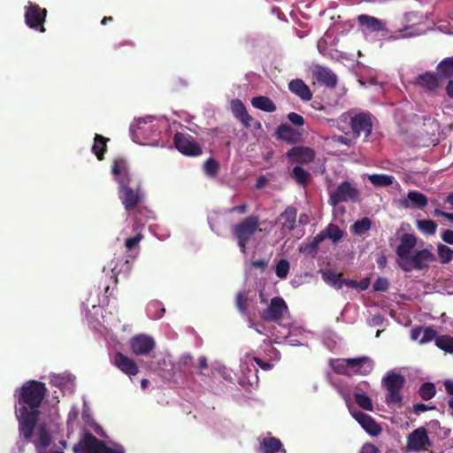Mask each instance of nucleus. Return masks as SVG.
I'll return each mask as SVG.
<instances>
[{"mask_svg": "<svg viewBox=\"0 0 453 453\" xmlns=\"http://www.w3.org/2000/svg\"><path fill=\"white\" fill-rule=\"evenodd\" d=\"M289 90L300 98L305 101H310L312 97V94L309 87L299 79L293 80L288 84Z\"/></svg>", "mask_w": 453, "mask_h": 453, "instance_id": "obj_30", "label": "nucleus"}, {"mask_svg": "<svg viewBox=\"0 0 453 453\" xmlns=\"http://www.w3.org/2000/svg\"><path fill=\"white\" fill-rule=\"evenodd\" d=\"M43 383L30 380L15 393V414L19 421V434L35 445L36 453H64L66 442H53L51 434L45 425L39 422L38 410L45 394Z\"/></svg>", "mask_w": 453, "mask_h": 453, "instance_id": "obj_1", "label": "nucleus"}, {"mask_svg": "<svg viewBox=\"0 0 453 453\" xmlns=\"http://www.w3.org/2000/svg\"><path fill=\"white\" fill-rule=\"evenodd\" d=\"M369 180L378 187H387L393 184L395 178L387 174H371L368 176Z\"/></svg>", "mask_w": 453, "mask_h": 453, "instance_id": "obj_39", "label": "nucleus"}, {"mask_svg": "<svg viewBox=\"0 0 453 453\" xmlns=\"http://www.w3.org/2000/svg\"><path fill=\"white\" fill-rule=\"evenodd\" d=\"M176 149L182 154L196 157L202 154V149L196 141L189 134L178 133L174 135Z\"/></svg>", "mask_w": 453, "mask_h": 453, "instance_id": "obj_11", "label": "nucleus"}, {"mask_svg": "<svg viewBox=\"0 0 453 453\" xmlns=\"http://www.w3.org/2000/svg\"><path fill=\"white\" fill-rule=\"evenodd\" d=\"M311 73L317 81L327 87H334L337 83L336 75L328 68L316 65L312 67Z\"/></svg>", "mask_w": 453, "mask_h": 453, "instance_id": "obj_20", "label": "nucleus"}, {"mask_svg": "<svg viewBox=\"0 0 453 453\" xmlns=\"http://www.w3.org/2000/svg\"><path fill=\"white\" fill-rule=\"evenodd\" d=\"M372 226V222L368 218H363L360 220H357L350 227L353 234L357 235H362L365 234Z\"/></svg>", "mask_w": 453, "mask_h": 453, "instance_id": "obj_40", "label": "nucleus"}, {"mask_svg": "<svg viewBox=\"0 0 453 453\" xmlns=\"http://www.w3.org/2000/svg\"><path fill=\"white\" fill-rule=\"evenodd\" d=\"M444 386H445L446 391H447L449 395H453V381H451V380H446V381L444 382Z\"/></svg>", "mask_w": 453, "mask_h": 453, "instance_id": "obj_64", "label": "nucleus"}, {"mask_svg": "<svg viewBox=\"0 0 453 453\" xmlns=\"http://www.w3.org/2000/svg\"><path fill=\"white\" fill-rule=\"evenodd\" d=\"M252 105L266 112H273L276 110L274 103L266 96H256L251 99Z\"/></svg>", "mask_w": 453, "mask_h": 453, "instance_id": "obj_32", "label": "nucleus"}, {"mask_svg": "<svg viewBox=\"0 0 453 453\" xmlns=\"http://www.w3.org/2000/svg\"><path fill=\"white\" fill-rule=\"evenodd\" d=\"M359 453H379V449L373 444L366 443L363 445Z\"/></svg>", "mask_w": 453, "mask_h": 453, "instance_id": "obj_59", "label": "nucleus"}, {"mask_svg": "<svg viewBox=\"0 0 453 453\" xmlns=\"http://www.w3.org/2000/svg\"><path fill=\"white\" fill-rule=\"evenodd\" d=\"M332 139L334 142L346 145L347 147H351L354 144L353 139L349 138L346 135H334Z\"/></svg>", "mask_w": 453, "mask_h": 453, "instance_id": "obj_55", "label": "nucleus"}, {"mask_svg": "<svg viewBox=\"0 0 453 453\" xmlns=\"http://www.w3.org/2000/svg\"><path fill=\"white\" fill-rule=\"evenodd\" d=\"M425 31L424 27H421L419 25H411L405 27L404 28L399 30L397 35L395 36V38H409L418 36L423 34Z\"/></svg>", "mask_w": 453, "mask_h": 453, "instance_id": "obj_36", "label": "nucleus"}, {"mask_svg": "<svg viewBox=\"0 0 453 453\" xmlns=\"http://www.w3.org/2000/svg\"><path fill=\"white\" fill-rule=\"evenodd\" d=\"M247 300V296L245 293H239L236 297V305L239 311L242 313L246 311L245 302Z\"/></svg>", "mask_w": 453, "mask_h": 453, "instance_id": "obj_57", "label": "nucleus"}, {"mask_svg": "<svg viewBox=\"0 0 453 453\" xmlns=\"http://www.w3.org/2000/svg\"><path fill=\"white\" fill-rule=\"evenodd\" d=\"M159 120L152 116L135 119L130 126V133L134 142L139 144H150L149 140H153L158 135Z\"/></svg>", "mask_w": 453, "mask_h": 453, "instance_id": "obj_3", "label": "nucleus"}, {"mask_svg": "<svg viewBox=\"0 0 453 453\" xmlns=\"http://www.w3.org/2000/svg\"><path fill=\"white\" fill-rule=\"evenodd\" d=\"M322 279L330 286L335 288H341L343 284V280L341 278V274L332 270H321L320 271Z\"/></svg>", "mask_w": 453, "mask_h": 453, "instance_id": "obj_33", "label": "nucleus"}, {"mask_svg": "<svg viewBox=\"0 0 453 453\" xmlns=\"http://www.w3.org/2000/svg\"><path fill=\"white\" fill-rule=\"evenodd\" d=\"M435 387L433 383H424L419 388V395L425 401L430 400L435 395Z\"/></svg>", "mask_w": 453, "mask_h": 453, "instance_id": "obj_50", "label": "nucleus"}, {"mask_svg": "<svg viewBox=\"0 0 453 453\" xmlns=\"http://www.w3.org/2000/svg\"><path fill=\"white\" fill-rule=\"evenodd\" d=\"M383 382L388 390L387 403L400 406L403 400L400 390L404 383L403 377L394 372H389L383 379Z\"/></svg>", "mask_w": 453, "mask_h": 453, "instance_id": "obj_5", "label": "nucleus"}, {"mask_svg": "<svg viewBox=\"0 0 453 453\" xmlns=\"http://www.w3.org/2000/svg\"><path fill=\"white\" fill-rule=\"evenodd\" d=\"M113 364L128 376H134L139 369L134 361L122 353H117L113 357Z\"/></svg>", "mask_w": 453, "mask_h": 453, "instance_id": "obj_21", "label": "nucleus"}, {"mask_svg": "<svg viewBox=\"0 0 453 453\" xmlns=\"http://www.w3.org/2000/svg\"><path fill=\"white\" fill-rule=\"evenodd\" d=\"M112 173L119 182V197L126 210L134 208L142 200V194L138 188H133L129 185L134 182L129 173L127 164L124 159H115L112 165Z\"/></svg>", "mask_w": 453, "mask_h": 453, "instance_id": "obj_2", "label": "nucleus"}, {"mask_svg": "<svg viewBox=\"0 0 453 453\" xmlns=\"http://www.w3.org/2000/svg\"><path fill=\"white\" fill-rule=\"evenodd\" d=\"M277 134L280 139L290 141L294 129L288 124H282L277 128Z\"/></svg>", "mask_w": 453, "mask_h": 453, "instance_id": "obj_52", "label": "nucleus"}, {"mask_svg": "<svg viewBox=\"0 0 453 453\" xmlns=\"http://www.w3.org/2000/svg\"><path fill=\"white\" fill-rule=\"evenodd\" d=\"M417 238L413 234H404L400 239V243L396 248L397 263L403 270L410 262L415 252Z\"/></svg>", "mask_w": 453, "mask_h": 453, "instance_id": "obj_7", "label": "nucleus"}, {"mask_svg": "<svg viewBox=\"0 0 453 453\" xmlns=\"http://www.w3.org/2000/svg\"><path fill=\"white\" fill-rule=\"evenodd\" d=\"M288 119L295 126H303L304 124V119L303 116L296 112H290L288 115Z\"/></svg>", "mask_w": 453, "mask_h": 453, "instance_id": "obj_56", "label": "nucleus"}, {"mask_svg": "<svg viewBox=\"0 0 453 453\" xmlns=\"http://www.w3.org/2000/svg\"><path fill=\"white\" fill-rule=\"evenodd\" d=\"M318 50L319 53H321L324 56H327L328 53L326 52V42L324 39H320L318 42Z\"/></svg>", "mask_w": 453, "mask_h": 453, "instance_id": "obj_62", "label": "nucleus"}, {"mask_svg": "<svg viewBox=\"0 0 453 453\" xmlns=\"http://www.w3.org/2000/svg\"><path fill=\"white\" fill-rule=\"evenodd\" d=\"M357 189L349 182H342L334 191L330 192V203L337 204L343 201H355L357 198Z\"/></svg>", "mask_w": 453, "mask_h": 453, "instance_id": "obj_13", "label": "nucleus"}, {"mask_svg": "<svg viewBox=\"0 0 453 453\" xmlns=\"http://www.w3.org/2000/svg\"><path fill=\"white\" fill-rule=\"evenodd\" d=\"M434 407H428L427 405L424 404V403H418V404H415L414 407H413V411L416 414H419L421 412H424L427 410H432L434 409Z\"/></svg>", "mask_w": 453, "mask_h": 453, "instance_id": "obj_61", "label": "nucleus"}, {"mask_svg": "<svg viewBox=\"0 0 453 453\" xmlns=\"http://www.w3.org/2000/svg\"><path fill=\"white\" fill-rule=\"evenodd\" d=\"M372 368L373 362L369 357L350 358V376L357 373L366 375L372 372Z\"/></svg>", "mask_w": 453, "mask_h": 453, "instance_id": "obj_23", "label": "nucleus"}, {"mask_svg": "<svg viewBox=\"0 0 453 453\" xmlns=\"http://www.w3.org/2000/svg\"><path fill=\"white\" fill-rule=\"evenodd\" d=\"M292 177L296 181L303 186L307 185L311 180V174L300 166L294 167L292 171Z\"/></svg>", "mask_w": 453, "mask_h": 453, "instance_id": "obj_41", "label": "nucleus"}, {"mask_svg": "<svg viewBox=\"0 0 453 453\" xmlns=\"http://www.w3.org/2000/svg\"><path fill=\"white\" fill-rule=\"evenodd\" d=\"M290 269V264L287 259H280L275 266V273L280 279H286Z\"/></svg>", "mask_w": 453, "mask_h": 453, "instance_id": "obj_49", "label": "nucleus"}, {"mask_svg": "<svg viewBox=\"0 0 453 453\" xmlns=\"http://www.w3.org/2000/svg\"><path fill=\"white\" fill-rule=\"evenodd\" d=\"M325 237L335 242L342 237V232L337 226L330 224L323 233L316 236L315 240L319 242Z\"/></svg>", "mask_w": 453, "mask_h": 453, "instance_id": "obj_34", "label": "nucleus"}, {"mask_svg": "<svg viewBox=\"0 0 453 453\" xmlns=\"http://www.w3.org/2000/svg\"><path fill=\"white\" fill-rule=\"evenodd\" d=\"M437 337V332L432 326L416 327L411 332V340L418 341L419 344H426L433 340L435 341Z\"/></svg>", "mask_w": 453, "mask_h": 453, "instance_id": "obj_24", "label": "nucleus"}, {"mask_svg": "<svg viewBox=\"0 0 453 453\" xmlns=\"http://www.w3.org/2000/svg\"><path fill=\"white\" fill-rule=\"evenodd\" d=\"M382 321H383V318L380 315H374L370 319L369 323L371 326H376L380 325L382 323Z\"/></svg>", "mask_w": 453, "mask_h": 453, "instance_id": "obj_63", "label": "nucleus"}, {"mask_svg": "<svg viewBox=\"0 0 453 453\" xmlns=\"http://www.w3.org/2000/svg\"><path fill=\"white\" fill-rule=\"evenodd\" d=\"M287 156L292 163L308 164L313 160L315 153L311 148L296 146L291 149Z\"/></svg>", "mask_w": 453, "mask_h": 453, "instance_id": "obj_18", "label": "nucleus"}, {"mask_svg": "<svg viewBox=\"0 0 453 453\" xmlns=\"http://www.w3.org/2000/svg\"><path fill=\"white\" fill-rule=\"evenodd\" d=\"M355 401L357 403V405L364 410L366 411H372L373 406L371 398L366 395L365 394L362 393H357L354 395Z\"/></svg>", "mask_w": 453, "mask_h": 453, "instance_id": "obj_48", "label": "nucleus"}, {"mask_svg": "<svg viewBox=\"0 0 453 453\" xmlns=\"http://www.w3.org/2000/svg\"><path fill=\"white\" fill-rule=\"evenodd\" d=\"M73 453H125V450L119 444H105L86 432L73 446Z\"/></svg>", "mask_w": 453, "mask_h": 453, "instance_id": "obj_4", "label": "nucleus"}, {"mask_svg": "<svg viewBox=\"0 0 453 453\" xmlns=\"http://www.w3.org/2000/svg\"><path fill=\"white\" fill-rule=\"evenodd\" d=\"M416 83L426 91H434L439 85L437 75L429 72L418 75Z\"/></svg>", "mask_w": 453, "mask_h": 453, "instance_id": "obj_29", "label": "nucleus"}, {"mask_svg": "<svg viewBox=\"0 0 453 453\" xmlns=\"http://www.w3.org/2000/svg\"><path fill=\"white\" fill-rule=\"evenodd\" d=\"M437 254L439 256L440 261L442 264H448L453 258V250L450 248H449L443 244L438 245Z\"/></svg>", "mask_w": 453, "mask_h": 453, "instance_id": "obj_47", "label": "nucleus"}, {"mask_svg": "<svg viewBox=\"0 0 453 453\" xmlns=\"http://www.w3.org/2000/svg\"><path fill=\"white\" fill-rule=\"evenodd\" d=\"M283 329L288 332L290 345L297 346L303 344L305 331L301 326L293 325L290 327H283Z\"/></svg>", "mask_w": 453, "mask_h": 453, "instance_id": "obj_31", "label": "nucleus"}, {"mask_svg": "<svg viewBox=\"0 0 453 453\" xmlns=\"http://www.w3.org/2000/svg\"><path fill=\"white\" fill-rule=\"evenodd\" d=\"M341 118L344 121L350 119L351 129L356 137L361 135L368 137L370 135L372 123L369 113H358L354 116L345 113Z\"/></svg>", "mask_w": 453, "mask_h": 453, "instance_id": "obj_9", "label": "nucleus"}, {"mask_svg": "<svg viewBox=\"0 0 453 453\" xmlns=\"http://www.w3.org/2000/svg\"><path fill=\"white\" fill-rule=\"evenodd\" d=\"M288 311L286 302L279 296L272 298L268 307L261 313L263 319L267 321L278 320Z\"/></svg>", "mask_w": 453, "mask_h": 453, "instance_id": "obj_12", "label": "nucleus"}, {"mask_svg": "<svg viewBox=\"0 0 453 453\" xmlns=\"http://www.w3.org/2000/svg\"><path fill=\"white\" fill-rule=\"evenodd\" d=\"M427 202L426 196L418 191H410L406 197L400 200L401 204L404 208L422 209L426 206Z\"/></svg>", "mask_w": 453, "mask_h": 453, "instance_id": "obj_22", "label": "nucleus"}, {"mask_svg": "<svg viewBox=\"0 0 453 453\" xmlns=\"http://www.w3.org/2000/svg\"><path fill=\"white\" fill-rule=\"evenodd\" d=\"M283 327H286L282 324H278V328H275L274 331L271 334L273 337H274L275 342L277 343L280 342L281 341H288L289 342V334L288 330H284Z\"/></svg>", "mask_w": 453, "mask_h": 453, "instance_id": "obj_51", "label": "nucleus"}, {"mask_svg": "<svg viewBox=\"0 0 453 453\" xmlns=\"http://www.w3.org/2000/svg\"><path fill=\"white\" fill-rule=\"evenodd\" d=\"M435 261V256L427 249L418 250L403 271L410 272L413 269H423Z\"/></svg>", "mask_w": 453, "mask_h": 453, "instance_id": "obj_14", "label": "nucleus"}, {"mask_svg": "<svg viewBox=\"0 0 453 453\" xmlns=\"http://www.w3.org/2000/svg\"><path fill=\"white\" fill-rule=\"evenodd\" d=\"M357 20L365 30L370 32H379L385 29L383 21L372 16L361 14L357 17Z\"/></svg>", "mask_w": 453, "mask_h": 453, "instance_id": "obj_27", "label": "nucleus"}, {"mask_svg": "<svg viewBox=\"0 0 453 453\" xmlns=\"http://www.w3.org/2000/svg\"><path fill=\"white\" fill-rule=\"evenodd\" d=\"M211 370L213 374H219L226 380H232V372L219 362L213 363L211 365Z\"/></svg>", "mask_w": 453, "mask_h": 453, "instance_id": "obj_46", "label": "nucleus"}, {"mask_svg": "<svg viewBox=\"0 0 453 453\" xmlns=\"http://www.w3.org/2000/svg\"><path fill=\"white\" fill-rule=\"evenodd\" d=\"M231 111L234 115L246 127L250 126L252 118L248 113L245 105L239 99H234L230 103Z\"/></svg>", "mask_w": 453, "mask_h": 453, "instance_id": "obj_26", "label": "nucleus"}, {"mask_svg": "<svg viewBox=\"0 0 453 453\" xmlns=\"http://www.w3.org/2000/svg\"><path fill=\"white\" fill-rule=\"evenodd\" d=\"M432 446V441L425 427H418L410 433L406 438V450L418 453L427 450Z\"/></svg>", "mask_w": 453, "mask_h": 453, "instance_id": "obj_6", "label": "nucleus"}, {"mask_svg": "<svg viewBox=\"0 0 453 453\" xmlns=\"http://www.w3.org/2000/svg\"><path fill=\"white\" fill-rule=\"evenodd\" d=\"M280 231L282 234H286L296 227V210L289 206L288 207L280 217Z\"/></svg>", "mask_w": 453, "mask_h": 453, "instance_id": "obj_25", "label": "nucleus"}, {"mask_svg": "<svg viewBox=\"0 0 453 453\" xmlns=\"http://www.w3.org/2000/svg\"><path fill=\"white\" fill-rule=\"evenodd\" d=\"M418 229L426 234H434L436 232L437 225L430 219H420L416 222Z\"/></svg>", "mask_w": 453, "mask_h": 453, "instance_id": "obj_43", "label": "nucleus"}, {"mask_svg": "<svg viewBox=\"0 0 453 453\" xmlns=\"http://www.w3.org/2000/svg\"><path fill=\"white\" fill-rule=\"evenodd\" d=\"M262 453H285L281 441L272 436H265L260 441Z\"/></svg>", "mask_w": 453, "mask_h": 453, "instance_id": "obj_28", "label": "nucleus"}, {"mask_svg": "<svg viewBox=\"0 0 453 453\" xmlns=\"http://www.w3.org/2000/svg\"><path fill=\"white\" fill-rule=\"evenodd\" d=\"M435 345L441 350L453 353V337L449 335H441L435 339Z\"/></svg>", "mask_w": 453, "mask_h": 453, "instance_id": "obj_42", "label": "nucleus"}, {"mask_svg": "<svg viewBox=\"0 0 453 453\" xmlns=\"http://www.w3.org/2000/svg\"><path fill=\"white\" fill-rule=\"evenodd\" d=\"M259 226L257 217H249L234 226V234L238 239L241 251L245 254V245L254 235Z\"/></svg>", "mask_w": 453, "mask_h": 453, "instance_id": "obj_8", "label": "nucleus"}, {"mask_svg": "<svg viewBox=\"0 0 453 453\" xmlns=\"http://www.w3.org/2000/svg\"><path fill=\"white\" fill-rule=\"evenodd\" d=\"M50 380L52 386L58 388L64 394H71L74 389V377L70 373H52Z\"/></svg>", "mask_w": 453, "mask_h": 453, "instance_id": "obj_17", "label": "nucleus"}, {"mask_svg": "<svg viewBox=\"0 0 453 453\" xmlns=\"http://www.w3.org/2000/svg\"><path fill=\"white\" fill-rule=\"evenodd\" d=\"M142 239V235L141 234H137L134 237L127 238L125 242V246L127 250H132L138 245Z\"/></svg>", "mask_w": 453, "mask_h": 453, "instance_id": "obj_54", "label": "nucleus"}, {"mask_svg": "<svg viewBox=\"0 0 453 453\" xmlns=\"http://www.w3.org/2000/svg\"><path fill=\"white\" fill-rule=\"evenodd\" d=\"M25 10L26 24L30 28L43 33L45 31L43 23L47 14L46 9H42L38 4L28 2L27 5L25 7Z\"/></svg>", "mask_w": 453, "mask_h": 453, "instance_id": "obj_10", "label": "nucleus"}, {"mask_svg": "<svg viewBox=\"0 0 453 453\" xmlns=\"http://www.w3.org/2000/svg\"><path fill=\"white\" fill-rule=\"evenodd\" d=\"M165 312V308L159 302H150L147 307L148 316L154 319H160Z\"/></svg>", "mask_w": 453, "mask_h": 453, "instance_id": "obj_44", "label": "nucleus"}, {"mask_svg": "<svg viewBox=\"0 0 453 453\" xmlns=\"http://www.w3.org/2000/svg\"><path fill=\"white\" fill-rule=\"evenodd\" d=\"M388 287V282L384 278H379L373 284V288L376 291H385Z\"/></svg>", "mask_w": 453, "mask_h": 453, "instance_id": "obj_58", "label": "nucleus"}, {"mask_svg": "<svg viewBox=\"0 0 453 453\" xmlns=\"http://www.w3.org/2000/svg\"><path fill=\"white\" fill-rule=\"evenodd\" d=\"M256 365L265 371H269L273 366V364L265 362L257 357H251L250 355H246L241 360L240 367L242 372L247 375L248 373L254 372V376L257 379V369L256 368Z\"/></svg>", "mask_w": 453, "mask_h": 453, "instance_id": "obj_16", "label": "nucleus"}, {"mask_svg": "<svg viewBox=\"0 0 453 453\" xmlns=\"http://www.w3.org/2000/svg\"><path fill=\"white\" fill-rule=\"evenodd\" d=\"M352 416L370 435L377 436L380 434V426L369 415L357 411L352 412Z\"/></svg>", "mask_w": 453, "mask_h": 453, "instance_id": "obj_19", "label": "nucleus"}, {"mask_svg": "<svg viewBox=\"0 0 453 453\" xmlns=\"http://www.w3.org/2000/svg\"><path fill=\"white\" fill-rule=\"evenodd\" d=\"M444 242L453 245V230H445L441 234Z\"/></svg>", "mask_w": 453, "mask_h": 453, "instance_id": "obj_60", "label": "nucleus"}, {"mask_svg": "<svg viewBox=\"0 0 453 453\" xmlns=\"http://www.w3.org/2000/svg\"><path fill=\"white\" fill-rule=\"evenodd\" d=\"M82 419L85 423V430L94 431L98 435L103 434L102 427L93 420V418H91V415L88 413V411H83Z\"/></svg>", "mask_w": 453, "mask_h": 453, "instance_id": "obj_45", "label": "nucleus"}, {"mask_svg": "<svg viewBox=\"0 0 453 453\" xmlns=\"http://www.w3.org/2000/svg\"><path fill=\"white\" fill-rule=\"evenodd\" d=\"M107 141L108 139H105L104 136L100 134H96L95 136L94 144L92 146V151L99 160H101L104 157Z\"/></svg>", "mask_w": 453, "mask_h": 453, "instance_id": "obj_38", "label": "nucleus"}, {"mask_svg": "<svg viewBox=\"0 0 453 453\" xmlns=\"http://www.w3.org/2000/svg\"><path fill=\"white\" fill-rule=\"evenodd\" d=\"M203 169L209 177H214L219 171V164L214 159L209 158L204 163Z\"/></svg>", "mask_w": 453, "mask_h": 453, "instance_id": "obj_53", "label": "nucleus"}, {"mask_svg": "<svg viewBox=\"0 0 453 453\" xmlns=\"http://www.w3.org/2000/svg\"><path fill=\"white\" fill-rule=\"evenodd\" d=\"M437 72L443 78L453 77V57L441 61L437 65Z\"/></svg>", "mask_w": 453, "mask_h": 453, "instance_id": "obj_37", "label": "nucleus"}, {"mask_svg": "<svg viewBox=\"0 0 453 453\" xmlns=\"http://www.w3.org/2000/svg\"><path fill=\"white\" fill-rule=\"evenodd\" d=\"M330 365L335 372L350 376V358L332 360Z\"/></svg>", "mask_w": 453, "mask_h": 453, "instance_id": "obj_35", "label": "nucleus"}, {"mask_svg": "<svg viewBox=\"0 0 453 453\" xmlns=\"http://www.w3.org/2000/svg\"><path fill=\"white\" fill-rule=\"evenodd\" d=\"M132 352L138 356L149 354L155 347V341L147 334H138L130 340Z\"/></svg>", "mask_w": 453, "mask_h": 453, "instance_id": "obj_15", "label": "nucleus"}]
</instances>
